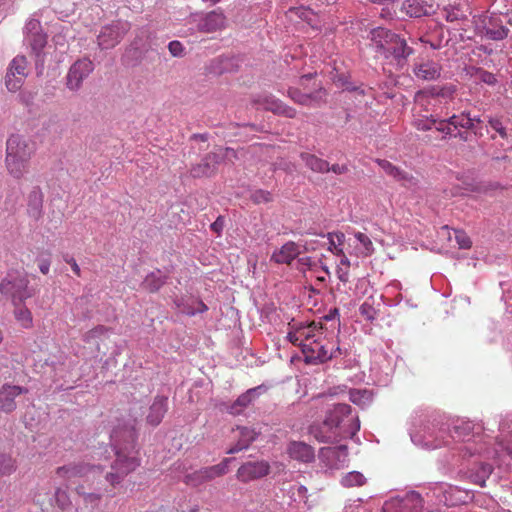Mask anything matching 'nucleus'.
Returning a JSON list of instances; mask_svg holds the SVG:
<instances>
[{"instance_id":"12","label":"nucleus","mask_w":512,"mask_h":512,"mask_svg":"<svg viewBox=\"0 0 512 512\" xmlns=\"http://www.w3.org/2000/svg\"><path fill=\"white\" fill-rule=\"evenodd\" d=\"M446 435L447 429L445 426L427 425L419 431L411 433L410 437L414 445L432 450L449 445Z\"/></svg>"},{"instance_id":"14","label":"nucleus","mask_w":512,"mask_h":512,"mask_svg":"<svg viewBox=\"0 0 512 512\" xmlns=\"http://www.w3.org/2000/svg\"><path fill=\"white\" fill-rule=\"evenodd\" d=\"M131 24L125 20H115L101 27L97 36V44L101 50L113 49L127 35Z\"/></svg>"},{"instance_id":"2","label":"nucleus","mask_w":512,"mask_h":512,"mask_svg":"<svg viewBox=\"0 0 512 512\" xmlns=\"http://www.w3.org/2000/svg\"><path fill=\"white\" fill-rule=\"evenodd\" d=\"M360 430V420L352 412L349 404H333L328 409L326 419L319 425L311 427V435L318 442L333 443L346 438H352Z\"/></svg>"},{"instance_id":"32","label":"nucleus","mask_w":512,"mask_h":512,"mask_svg":"<svg viewBox=\"0 0 512 512\" xmlns=\"http://www.w3.org/2000/svg\"><path fill=\"white\" fill-rule=\"evenodd\" d=\"M233 461V458H225L219 464L215 466L202 467L201 473L206 481H213L215 478L221 477L228 473L229 465Z\"/></svg>"},{"instance_id":"26","label":"nucleus","mask_w":512,"mask_h":512,"mask_svg":"<svg viewBox=\"0 0 512 512\" xmlns=\"http://www.w3.org/2000/svg\"><path fill=\"white\" fill-rule=\"evenodd\" d=\"M401 12L410 18H421L429 16L433 12V6L426 0H404L401 5Z\"/></svg>"},{"instance_id":"64","label":"nucleus","mask_w":512,"mask_h":512,"mask_svg":"<svg viewBox=\"0 0 512 512\" xmlns=\"http://www.w3.org/2000/svg\"><path fill=\"white\" fill-rule=\"evenodd\" d=\"M224 224H225V220H223V218H222V217H218V218L216 219V221H215V222H213V223L211 224V229H212L215 233L220 234V233H221V231H222V229H223V225H224Z\"/></svg>"},{"instance_id":"41","label":"nucleus","mask_w":512,"mask_h":512,"mask_svg":"<svg viewBox=\"0 0 512 512\" xmlns=\"http://www.w3.org/2000/svg\"><path fill=\"white\" fill-rule=\"evenodd\" d=\"M446 119L448 124L452 125V127L455 129H472V119L470 112L453 114Z\"/></svg>"},{"instance_id":"17","label":"nucleus","mask_w":512,"mask_h":512,"mask_svg":"<svg viewBox=\"0 0 512 512\" xmlns=\"http://www.w3.org/2000/svg\"><path fill=\"white\" fill-rule=\"evenodd\" d=\"M348 450L345 445L327 447L319 450V460L329 468H340L345 465Z\"/></svg>"},{"instance_id":"34","label":"nucleus","mask_w":512,"mask_h":512,"mask_svg":"<svg viewBox=\"0 0 512 512\" xmlns=\"http://www.w3.org/2000/svg\"><path fill=\"white\" fill-rule=\"evenodd\" d=\"M300 159L313 172L322 174L330 172L329 162L327 160H323V158H318L310 153H301Z\"/></svg>"},{"instance_id":"13","label":"nucleus","mask_w":512,"mask_h":512,"mask_svg":"<svg viewBox=\"0 0 512 512\" xmlns=\"http://www.w3.org/2000/svg\"><path fill=\"white\" fill-rule=\"evenodd\" d=\"M23 42L37 58L36 64L43 61L42 51L47 45V35L43 33L41 24L34 16L25 22L23 27Z\"/></svg>"},{"instance_id":"49","label":"nucleus","mask_w":512,"mask_h":512,"mask_svg":"<svg viewBox=\"0 0 512 512\" xmlns=\"http://www.w3.org/2000/svg\"><path fill=\"white\" fill-rule=\"evenodd\" d=\"M359 312L362 317L368 321H374L376 319L378 311L373 305L371 298H367L360 306Z\"/></svg>"},{"instance_id":"40","label":"nucleus","mask_w":512,"mask_h":512,"mask_svg":"<svg viewBox=\"0 0 512 512\" xmlns=\"http://www.w3.org/2000/svg\"><path fill=\"white\" fill-rule=\"evenodd\" d=\"M349 400L355 405L362 408L368 406L373 401V393L371 390H349Z\"/></svg>"},{"instance_id":"47","label":"nucleus","mask_w":512,"mask_h":512,"mask_svg":"<svg viewBox=\"0 0 512 512\" xmlns=\"http://www.w3.org/2000/svg\"><path fill=\"white\" fill-rule=\"evenodd\" d=\"M180 312L193 316L197 313H203L207 310V307L202 301L198 300H192L191 303H187L186 305H183V307L178 306Z\"/></svg>"},{"instance_id":"9","label":"nucleus","mask_w":512,"mask_h":512,"mask_svg":"<svg viewBox=\"0 0 512 512\" xmlns=\"http://www.w3.org/2000/svg\"><path fill=\"white\" fill-rule=\"evenodd\" d=\"M102 473L100 466L90 465L88 463L78 461L70 462L64 466L57 467L55 470L56 477L64 480L67 484H74L83 481H94L96 476Z\"/></svg>"},{"instance_id":"44","label":"nucleus","mask_w":512,"mask_h":512,"mask_svg":"<svg viewBox=\"0 0 512 512\" xmlns=\"http://www.w3.org/2000/svg\"><path fill=\"white\" fill-rule=\"evenodd\" d=\"M440 86L434 85L425 90L418 91L415 95V103L417 105H424L430 102V99L438 98V90Z\"/></svg>"},{"instance_id":"62","label":"nucleus","mask_w":512,"mask_h":512,"mask_svg":"<svg viewBox=\"0 0 512 512\" xmlns=\"http://www.w3.org/2000/svg\"><path fill=\"white\" fill-rule=\"evenodd\" d=\"M169 53L174 57H181L184 54V47L178 40L169 42L168 44Z\"/></svg>"},{"instance_id":"51","label":"nucleus","mask_w":512,"mask_h":512,"mask_svg":"<svg viewBox=\"0 0 512 512\" xmlns=\"http://www.w3.org/2000/svg\"><path fill=\"white\" fill-rule=\"evenodd\" d=\"M488 124L497 132L498 135H500L502 139L508 138V132L501 117L490 116L488 118Z\"/></svg>"},{"instance_id":"57","label":"nucleus","mask_w":512,"mask_h":512,"mask_svg":"<svg viewBox=\"0 0 512 512\" xmlns=\"http://www.w3.org/2000/svg\"><path fill=\"white\" fill-rule=\"evenodd\" d=\"M83 489L82 485L76 486V494L82 496L86 504L97 505L101 496L96 493H85Z\"/></svg>"},{"instance_id":"19","label":"nucleus","mask_w":512,"mask_h":512,"mask_svg":"<svg viewBox=\"0 0 512 512\" xmlns=\"http://www.w3.org/2000/svg\"><path fill=\"white\" fill-rule=\"evenodd\" d=\"M223 155L217 152L206 154L201 162L195 164L190 168V175L194 178L208 177L214 175L216 166L219 164Z\"/></svg>"},{"instance_id":"42","label":"nucleus","mask_w":512,"mask_h":512,"mask_svg":"<svg viewBox=\"0 0 512 512\" xmlns=\"http://www.w3.org/2000/svg\"><path fill=\"white\" fill-rule=\"evenodd\" d=\"M42 210V194L40 190H33L29 195L28 212L34 219H38Z\"/></svg>"},{"instance_id":"55","label":"nucleus","mask_w":512,"mask_h":512,"mask_svg":"<svg viewBox=\"0 0 512 512\" xmlns=\"http://www.w3.org/2000/svg\"><path fill=\"white\" fill-rule=\"evenodd\" d=\"M55 503L62 510H65L70 505V498L66 490L57 488L54 494Z\"/></svg>"},{"instance_id":"31","label":"nucleus","mask_w":512,"mask_h":512,"mask_svg":"<svg viewBox=\"0 0 512 512\" xmlns=\"http://www.w3.org/2000/svg\"><path fill=\"white\" fill-rule=\"evenodd\" d=\"M238 440L234 446L227 450L228 454H234L238 451L246 450L249 445L257 438V432L248 427H238Z\"/></svg>"},{"instance_id":"48","label":"nucleus","mask_w":512,"mask_h":512,"mask_svg":"<svg viewBox=\"0 0 512 512\" xmlns=\"http://www.w3.org/2000/svg\"><path fill=\"white\" fill-rule=\"evenodd\" d=\"M16 470L15 461L6 454H0V476H8Z\"/></svg>"},{"instance_id":"28","label":"nucleus","mask_w":512,"mask_h":512,"mask_svg":"<svg viewBox=\"0 0 512 512\" xmlns=\"http://www.w3.org/2000/svg\"><path fill=\"white\" fill-rule=\"evenodd\" d=\"M377 164L380 166V168L384 171V173L392 176L397 181L402 182L403 185H405L408 188H411L416 185L415 178L405 171L400 170L398 167L393 165L388 160H376Z\"/></svg>"},{"instance_id":"59","label":"nucleus","mask_w":512,"mask_h":512,"mask_svg":"<svg viewBox=\"0 0 512 512\" xmlns=\"http://www.w3.org/2000/svg\"><path fill=\"white\" fill-rule=\"evenodd\" d=\"M298 243H300L301 246V252L302 253H309V251H316L319 247H324V242L319 241H302L300 240Z\"/></svg>"},{"instance_id":"35","label":"nucleus","mask_w":512,"mask_h":512,"mask_svg":"<svg viewBox=\"0 0 512 512\" xmlns=\"http://www.w3.org/2000/svg\"><path fill=\"white\" fill-rule=\"evenodd\" d=\"M320 237H327V242L324 245L330 253L335 255H343L342 245L345 241V235L341 232L328 233L327 235L320 234Z\"/></svg>"},{"instance_id":"25","label":"nucleus","mask_w":512,"mask_h":512,"mask_svg":"<svg viewBox=\"0 0 512 512\" xmlns=\"http://www.w3.org/2000/svg\"><path fill=\"white\" fill-rule=\"evenodd\" d=\"M266 387L260 385L256 388H249L246 392L237 397L234 403L230 406V413L238 415L243 412L252 402L266 391Z\"/></svg>"},{"instance_id":"4","label":"nucleus","mask_w":512,"mask_h":512,"mask_svg":"<svg viewBox=\"0 0 512 512\" xmlns=\"http://www.w3.org/2000/svg\"><path fill=\"white\" fill-rule=\"evenodd\" d=\"M36 144L19 134L10 135L6 142L5 163L9 175L19 179L29 172Z\"/></svg>"},{"instance_id":"61","label":"nucleus","mask_w":512,"mask_h":512,"mask_svg":"<svg viewBox=\"0 0 512 512\" xmlns=\"http://www.w3.org/2000/svg\"><path fill=\"white\" fill-rule=\"evenodd\" d=\"M456 92V87L453 84H447L444 86H440L438 90V98L442 99H452Z\"/></svg>"},{"instance_id":"22","label":"nucleus","mask_w":512,"mask_h":512,"mask_svg":"<svg viewBox=\"0 0 512 512\" xmlns=\"http://www.w3.org/2000/svg\"><path fill=\"white\" fill-rule=\"evenodd\" d=\"M301 246L300 243L294 241H288L284 243L280 249L276 250L272 254V261L280 265H291L292 262L300 255Z\"/></svg>"},{"instance_id":"27","label":"nucleus","mask_w":512,"mask_h":512,"mask_svg":"<svg viewBox=\"0 0 512 512\" xmlns=\"http://www.w3.org/2000/svg\"><path fill=\"white\" fill-rule=\"evenodd\" d=\"M377 164L380 166V168L384 171V173L392 176L397 181L402 182L403 185H405L408 188H411L416 185L415 178L405 171L400 170L398 167L393 165L388 160H376Z\"/></svg>"},{"instance_id":"53","label":"nucleus","mask_w":512,"mask_h":512,"mask_svg":"<svg viewBox=\"0 0 512 512\" xmlns=\"http://www.w3.org/2000/svg\"><path fill=\"white\" fill-rule=\"evenodd\" d=\"M318 330L315 323L311 324L308 328H302L299 330V336L301 337L300 343L303 342H312L313 340H318L319 338L316 335V331Z\"/></svg>"},{"instance_id":"16","label":"nucleus","mask_w":512,"mask_h":512,"mask_svg":"<svg viewBox=\"0 0 512 512\" xmlns=\"http://www.w3.org/2000/svg\"><path fill=\"white\" fill-rule=\"evenodd\" d=\"M27 61L23 55H17L12 62H10L6 76L5 85L9 91H17L22 83L23 79L27 75Z\"/></svg>"},{"instance_id":"20","label":"nucleus","mask_w":512,"mask_h":512,"mask_svg":"<svg viewBox=\"0 0 512 512\" xmlns=\"http://www.w3.org/2000/svg\"><path fill=\"white\" fill-rule=\"evenodd\" d=\"M442 66L433 60H421L413 66V74L418 80L434 81L440 78Z\"/></svg>"},{"instance_id":"37","label":"nucleus","mask_w":512,"mask_h":512,"mask_svg":"<svg viewBox=\"0 0 512 512\" xmlns=\"http://www.w3.org/2000/svg\"><path fill=\"white\" fill-rule=\"evenodd\" d=\"M166 279V275L160 269H156L146 276L143 287L149 292H156L166 283Z\"/></svg>"},{"instance_id":"39","label":"nucleus","mask_w":512,"mask_h":512,"mask_svg":"<svg viewBox=\"0 0 512 512\" xmlns=\"http://www.w3.org/2000/svg\"><path fill=\"white\" fill-rule=\"evenodd\" d=\"M15 307L14 315L18 323L24 329H29L33 324L32 312L23 305V303L13 304Z\"/></svg>"},{"instance_id":"1","label":"nucleus","mask_w":512,"mask_h":512,"mask_svg":"<svg viewBox=\"0 0 512 512\" xmlns=\"http://www.w3.org/2000/svg\"><path fill=\"white\" fill-rule=\"evenodd\" d=\"M136 430L134 423L117 426L111 434V442L116 459L111 471L105 475L107 483L118 485L123 479L139 466L136 450Z\"/></svg>"},{"instance_id":"18","label":"nucleus","mask_w":512,"mask_h":512,"mask_svg":"<svg viewBox=\"0 0 512 512\" xmlns=\"http://www.w3.org/2000/svg\"><path fill=\"white\" fill-rule=\"evenodd\" d=\"M268 472L269 466L266 462H248L237 469L236 479L243 483H248V481L263 478Z\"/></svg>"},{"instance_id":"5","label":"nucleus","mask_w":512,"mask_h":512,"mask_svg":"<svg viewBox=\"0 0 512 512\" xmlns=\"http://www.w3.org/2000/svg\"><path fill=\"white\" fill-rule=\"evenodd\" d=\"M371 39L376 51L386 58L392 57L399 67L404 66L407 58L413 53V49L407 45L405 39L386 28L373 29Z\"/></svg>"},{"instance_id":"56","label":"nucleus","mask_w":512,"mask_h":512,"mask_svg":"<svg viewBox=\"0 0 512 512\" xmlns=\"http://www.w3.org/2000/svg\"><path fill=\"white\" fill-rule=\"evenodd\" d=\"M185 483L190 486L197 487V486H199L203 483H207V482L204 479L203 474L201 473V469H198V470L194 471L193 473L187 474L185 476Z\"/></svg>"},{"instance_id":"50","label":"nucleus","mask_w":512,"mask_h":512,"mask_svg":"<svg viewBox=\"0 0 512 512\" xmlns=\"http://www.w3.org/2000/svg\"><path fill=\"white\" fill-rule=\"evenodd\" d=\"M445 20L450 23H454V21H462L466 19L465 13L461 10L459 6H449L444 9Z\"/></svg>"},{"instance_id":"15","label":"nucleus","mask_w":512,"mask_h":512,"mask_svg":"<svg viewBox=\"0 0 512 512\" xmlns=\"http://www.w3.org/2000/svg\"><path fill=\"white\" fill-rule=\"evenodd\" d=\"M95 69L93 62L87 58L76 60L69 68L66 75V86L70 91H78L85 79Z\"/></svg>"},{"instance_id":"58","label":"nucleus","mask_w":512,"mask_h":512,"mask_svg":"<svg viewBox=\"0 0 512 512\" xmlns=\"http://www.w3.org/2000/svg\"><path fill=\"white\" fill-rule=\"evenodd\" d=\"M434 129L443 133L444 138L453 136V127L448 124L447 119L438 118L437 124L434 125Z\"/></svg>"},{"instance_id":"60","label":"nucleus","mask_w":512,"mask_h":512,"mask_svg":"<svg viewBox=\"0 0 512 512\" xmlns=\"http://www.w3.org/2000/svg\"><path fill=\"white\" fill-rule=\"evenodd\" d=\"M251 199L256 204H262L269 202L271 199V195L266 190H256L255 192L252 193Z\"/></svg>"},{"instance_id":"46","label":"nucleus","mask_w":512,"mask_h":512,"mask_svg":"<svg viewBox=\"0 0 512 512\" xmlns=\"http://www.w3.org/2000/svg\"><path fill=\"white\" fill-rule=\"evenodd\" d=\"M79 2H81V0H55L54 7L58 13L62 14L63 16H69L74 12L75 6Z\"/></svg>"},{"instance_id":"33","label":"nucleus","mask_w":512,"mask_h":512,"mask_svg":"<svg viewBox=\"0 0 512 512\" xmlns=\"http://www.w3.org/2000/svg\"><path fill=\"white\" fill-rule=\"evenodd\" d=\"M509 35V29L497 19L489 20V23L484 26V36L491 40H503Z\"/></svg>"},{"instance_id":"45","label":"nucleus","mask_w":512,"mask_h":512,"mask_svg":"<svg viewBox=\"0 0 512 512\" xmlns=\"http://www.w3.org/2000/svg\"><path fill=\"white\" fill-rule=\"evenodd\" d=\"M438 122V117L434 115H420L414 119V127L418 130L427 131L434 128Z\"/></svg>"},{"instance_id":"38","label":"nucleus","mask_w":512,"mask_h":512,"mask_svg":"<svg viewBox=\"0 0 512 512\" xmlns=\"http://www.w3.org/2000/svg\"><path fill=\"white\" fill-rule=\"evenodd\" d=\"M355 239L357 242L355 250L358 256H369L374 253V246L370 237L361 232H357L355 233Z\"/></svg>"},{"instance_id":"11","label":"nucleus","mask_w":512,"mask_h":512,"mask_svg":"<svg viewBox=\"0 0 512 512\" xmlns=\"http://www.w3.org/2000/svg\"><path fill=\"white\" fill-rule=\"evenodd\" d=\"M0 291L2 295L12 299L13 304L23 303L25 299L34 296L29 280L18 274H8L0 283Z\"/></svg>"},{"instance_id":"7","label":"nucleus","mask_w":512,"mask_h":512,"mask_svg":"<svg viewBox=\"0 0 512 512\" xmlns=\"http://www.w3.org/2000/svg\"><path fill=\"white\" fill-rule=\"evenodd\" d=\"M304 361L309 364H322L331 359L339 358L346 354L337 342L313 340L312 342H300Z\"/></svg>"},{"instance_id":"30","label":"nucleus","mask_w":512,"mask_h":512,"mask_svg":"<svg viewBox=\"0 0 512 512\" xmlns=\"http://www.w3.org/2000/svg\"><path fill=\"white\" fill-rule=\"evenodd\" d=\"M167 412V398L164 396H156L152 405L149 407V413L147 415V422L156 426L161 423Z\"/></svg>"},{"instance_id":"63","label":"nucleus","mask_w":512,"mask_h":512,"mask_svg":"<svg viewBox=\"0 0 512 512\" xmlns=\"http://www.w3.org/2000/svg\"><path fill=\"white\" fill-rule=\"evenodd\" d=\"M64 260L67 264L70 265L72 271L74 272V274L76 276H81V268L80 266L77 264V261L75 259H73L72 257H70L68 254H66L64 256Z\"/></svg>"},{"instance_id":"6","label":"nucleus","mask_w":512,"mask_h":512,"mask_svg":"<svg viewBox=\"0 0 512 512\" xmlns=\"http://www.w3.org/2000/svg\"><path fill=\"white\" fill-rule=\"evenodd\" d=\"M434 504L429 492L425 496L411 491L402 496H396L386 500L382 506V512H429Z\"/></svg>"},{"instance_id":"36","label":"nucleus","mask_w":512,"mask_h":512,"mask_svg":"<svg viewBox=\"0 0 512 512\" xmlns=\"http://www.w3.org/2000/svg\"><path fill=\"white\" fill-rule=\"evenodd\" d=\"M440 235L442 237H447L448 240H451V237L454 236L458 247L460 249H470L472 246V241L469 235H467L462 230H453V233L450 232L447 226H443L440 231Z\"/></svg>"},{"instance_id":"54","label":"nucleus","mask_w":512,"mask_h":512,"mask_svg":"<svg viewBox=\"0 0 512 512\" xmlns=\"http://www.w3.org/2000/svg\"><path fill=\"white\" fill-rule=\"evenodd\" d=\"M472 75L477 77V79L482 83H487L489 85H494L496 83L494 74L485 69L474 68V73Z\"/></svg>"},{"instance_id":"10","label":"nucleus","mask_w":512,"mask_h":512,"mask_svg":"<svg viewBox=\"0 0 512 512\" xmlns=\"http://www.w3.org/2000/svg\"><path fill=\"white\" fill-rule=\"evenodd\" d=\"M187 23L200 33H214L226 27V16L221 10L215 9L209 12H196L190 14Z\"/></svg>"},{"instance_id":"52","label":"nucleus","mask_w":512,"mask_h":512,"mask_svg":"<svg viewBox=\"0 0 512 512\" xmlns=\"http://www.w3.org/2000/svg\"><path fill=\"white\" fill-rule=\"evenodd\" d=\"M108 328L107 327H104V326H97L96 328H92L90 330H88L84 335H83V340L86 342V343H90V342H93L94 340L96 339H99L101 337H104L107 335L108 333Z\"/></svg>"},{"instance_id":"23","label":"nucleus","mask_w":512,"mask_h":512,"mask_svg":"<svg viewBox=\"0 0 512 512\" xmlns=\"http://www.w3.org/2000/svg\"><path fill=\"white\" fill-rule=\"evenodd\" d=\"M325 96L326 92L321 88L318 91L310 94L302 93L296 87H290L288 89V98L303 106H317L322 101H324Z\"/></svg>"},{"instance_id":"8","label":"nucleus","mask_w":512,"mask_h":512,"mask_svg":"<svg viewBox=\"0 0 512 512\" xmlns=\"http://www.w3.org/2000/svg\"><path fill=\"white\" fill-rule=\"evenodd\" d=\"M447 429L446 437L448 441H463L459 451L463 457H474L476 452H481L487 443L475 442L471 440V432L473 429L470 421L458 420L453 427L445 426Z\"/></svg>"},{"instance_id":"3","label":"nucleus","mask_w":512,"mask_h":512,"mask_svg":"<svg viewBox=\"0 0 512 512\" xmlns=\"http://www.w3.org/2000/svg\"><path fill=\"white\" fill-rule=\"evenodd\" d=\"M502 453L512 457V420L500 422V436L497 437V448L490 450L484 447L482 451L475 453V455H478V460L474 462V466L469 470L471 481L479 486H484L485 481L489 479L493 471L492 464L486 460L495 459Z\"/></svg>"},{"instance_id":"29","label":"nucleus","mask_w":512,"mask_h":512,"mask_svg":"<svg viewBox=\"0 0 512 512\" xmlns=\"http://www.w3.org/2000/svg\"><path fill=\"white\" fill-rule=\"evenodd\" d=\"M288 455L292 459L303 463H310L315 457L313 448L301 441H293L288 445Z\"/></svg>"},{"instance_id":"21","label":"nucleus","mask_w":512,"mask_h":512,"mask_svg":"<svg viewBox=\"0 0 512 512\" xmlns=\"http://www.w3.org/2000/svg\"><path fill=\"white\" fill-rule=\"evenodd\" d=\"M26 392L25 388L19 386L3 385L0 389V410L5 413L13 412L17 407L16 398Z\"/></svg>"},{"instance_id":"24","label":"nucleus","mask_w":512,"mask_h":512,"mask_svg":"<svg viewBox=\"0 0 512 512\" xmlns=\"http://www.w3.org/2000/svg\"><path fill=\"white\" fill-rule=\"evenodd\" d=\"M259 103L267 111L274 112L276 115H283L288 118L296 116V110L284 104L279 98L273 95H264L259 99Z\"/></svg>"},{"instance_id":"43","label":"nucleus","mask_w":512,"mask_h":512,"mask_svg":"<svg viewBox=\"0 0 512 512\" xmlns=\"http://www.w3.org/2000/svg\"><path fill=\"white\" fill-rule=\"evenodd\" d=\"M365 483L366 478L359 471L348 472L341 479V484L346 488L362 486Z\"/></svg>"}]
</instances>
